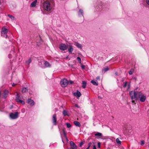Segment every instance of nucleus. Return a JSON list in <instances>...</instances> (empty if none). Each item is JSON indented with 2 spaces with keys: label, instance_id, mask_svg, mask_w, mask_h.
<instances>
[{
  "label": "nucleus",
  "instance_id": "nucleus-1",
  "mask_svg": "<svg viewBox=\"0 0 149 149\" xmlns=\"http://www.w3.org/2000/svg\"><path fill=\"white\" fill-rule=\"evenodd\" d=\"M43 6L44 9L47 11H50L52 9L50 3L48 1H46L43 3Z\"/></svg>",
  "mask_w": 149,
  "mask_h": 149
},
{
  "label": "nucleus",
  "instance_id": "nucleus-2",
  "mask_svg": "<svg viewBox=\"0 0 149 149\" xmlns=\"http://www.w3.org/2000/svg\"><path fill=\"white\" fill-rule=\"evenodd\" d=\"M8 31V29L6 28V26H4L2 27L1 33V36H3L5 38H7L8 36L7 35V33Z\"/></svg>",
  "mask_w": 149,
  "mask_h": 149
},
{
  "label": "nucleus",
  "instance_id": "nucleus-3",
  "mask_svg": "<svg viewBox=\"0 0 149 149\" xmlns=\"http://www.w3.org/2000/svg\"><path fill=\"white\" fill-rule=\"evenodd\" d=\"M138 96L141 102H143L145 101L146 98V96L143 94L141 92H138Z\"/></svg>",
  "mask_w": 149,
  "mask_h": 149
},
{
  "label": "nucleus",
  "instance_id": "nucleus-4",
  "mask_svg": "<svg viewBox=\"0 0 149 149\" xmlns=\"http://www.w3.org/2000/svg\"><path fill=\"white\" fill-rule=\"evenodd\" d=\"M60 84L62 87H65L68 85L69 82L67 79L64 78L61 80Z\"/></svg>",
  "mask_w": 149,
  "mask_h": 149
},
{
  "label": "nucleus",
  "instance_id": "nucleus-5",
  "mask_svg": "<svg viewBox=\"0 0 149 149\" xmlns=\"http://www.w3.org/2000/svg\"><path fill=\"white\" fill-rule=\"evenodd\" d=\"M19 117V113L15 112V113H11L9 114V118L11 119H15Z\"/></svg>",
  "mask_w": 149,
  "mask_h": 149
},
{
  "label": "nucleus",
  "instance_id": "nucleus-6",
  "mask_svg": "<svg viewBox=\"0 0 149 149\" xmlns=\"http://www.w3.org/2000/svg\"><path fill=\"white\" fill-rule=\"evenodd\" d=\"M59 48L61 50L64 51L67 49V47L65 44L61 43L59 46Z\"/></svg>",
  "mask_w": 149,
  "mask_h": 149
},
{
  "label": "nucleus",
  "instance_id": "nucleus-7",
  "mask_svg": "<svg viewBox=\"0 0 149 149\" xmlns=\"http://www.w3.org/2000/svg\"><path fill=\"white\" fill-rule=\"evenodd\" d=\"M22 99V96L20 94L17 93L16 95V100L17 102H19L18 100H21Z\"/></svg>",
  "mask_w": 149,
  "mask_h": 149
},
{
  "label": "nucleus",
  "instance_id": "nucleus-8",
  "mask_svg": "<svg viewBox=\"0 0 149 149\" xmlns=\"http://www.w3.org/2000/svg\"><path fill=\"white\" fill-rule=\"evenodd\" d=\"M52 121L54 125H56L57 119L56 115V114L53 115L52 116Z\"/></svg>",
  "mask_w": 149,
  "mask_h": 149
},
{
  "label": "nucleus",
  "instance_id": "nucleus-9",
  "mask_svg": "<svg viewBox=\"0 0 149 149\" xmlns=\"http://www.w3.org/2000/svg\"><path fill=\"white\" fill-rule=\"evenodd\" d=\"M43 64L44 65V68L46 67H50L51 65L47 61H43Z\"/></svg>",
  "mask_w": 149,
  "mask_h": 149
},
{
  "label": "nucleus",
  "instance_id": "nucleus-10",
  "mask_svg": "<svg viewBox=\"0 0 149 149\" xmlns=\"http://www.w3.org/2000/svg\"><path fill=\"white\" fill-rule=\"evenodd\" d=\"M70 144L71 146V148L74 149H77V146L72 141H70Z\"/></svg>",
  "mask_w": 149,
  "mask_h": 149
},
{
  "label": "nucleus",
  "instance_id": "nucleus-11",
  "mask_svg": "<svg viewBox=\"0 0 149 149\" xmlns=\"http://www.w3.org/2000/svg\"><path fill=\"white\" fill-rule=\"evenodd\" d=\"M133 91H130L129 92V94H130V95L131 97V99L132 100V102L133 103L135 104L136 103H135V100H133V99H134V97L133 96Z\"/></svg>",
  "mask_w": 149,
  "mask_h": 149
},
{
  "label": "nucleus",
  "instance_id": "nucleus-12",
  "mask_svg": "<svg viewBox=\"0 0 149 149\" xmlns=\"http://www.w3.org/2000/svg\"><path fill=\"white\" fill-rule=\"evenodd\" d=\"M27 103L31 106H33L35 104L33 100H31V98L29 99L27 101Z\"/></svg>",
  "mask_w": 149,
  "mask_h": 149
},
{
  "label": "nucleus",
  "instance_id": "nucleus-13",
  "mask_svg": "<svg viewBox=\"0 0 149 149\" xmlns=\"http://www.w3.org/2000/svg\"><path fill=\"white\" fill-rule=\"evenodd\" d=\"M74 96L78 97H80L81 95V93L78 90H77L76 92L74 93Z\"/></svg>",
  "mask_w": 149,
  "mask_h": 149
},
{
  "label": "nucleus",
  "instance_id": "nucleus-14",
  "mask_svg": "<svg viewBox=\"0 0 149 149\" xmlns=\"http://www.w3.org/2000/svg\"><path fill=\"white\" fill-rule=\"evenodd\" d=\"M68 46L69 48L68 49V51L69 53L71 54L74 50L73 46L71 45H69Z\"/></svg>",
  "mask_w": 149,
  "mask_h": 149
},
{
  "label": "nucleus",
  "instance_id": "nucleus-15",
  "mask_svg": "<svg viewBox=\"0 0 149 149\" xmlns=\"http://www.w3.org/2000/svg\"><path fill=\"white\" fill-rule=\"evenodd\" d=\"M8 93H9L8 91L7 90H5L4 91V93H3V97L5 98H6L7 97Z\"/></svg>",
  "mask_w": 149,
  "mask_h": 149
},
{
  "label": "nucleus",
  "instance_id": "nucleus-16",
  "mask_svg": "<svg viewBox=\"0 0 149 149\" xmlns=\"http://www.w3.org/2000/svg\"><path fill=\"white\" fill-rule=\"evenodd\" d=\"M78 15L80 17L83 16L84 12L82 10L80 9L78 13Z\"/></svg>",
  "mask_w": 149,
  "mask_h": 149
},
{
  "label": "nucleus",
  "instance_id": "nucleus-17",
  "mask_svg": "<svg viewBox=\"0 0 149 149\" xmlns=\"http://www.w3.org/2000/svg\"><path fill=\"white\" fill-rule=\"evenodd\" d=\"M138 94V92H137V91H134L133 93V96L134 97V99L135 100H137L138 98L137 95Z\"/></svg>",
  "mask_w": 149,
  "mask_h": 149
},
{
  "label": "nucleus",
  "instance_id": "nucleus-18",
  "mask_svg": "<svg viewBox=\"0 0 149 149\" xmlns=\"http://www.w3.org/2000/svg\"><path fill=\"white\" fill-rule=\"evenodd\" d=\"M74 123L76 126L78 127H80L81 125L80 123L77 121H74Z\"/></svg>",
  "mask_w": 149,
  "mask_h": 149
},
{
  "label": "nucleus",
  "instance_id": "nucleus-19",
  "mask_svg": "<svg viewBox=\"0 0 149 149\" xmlns=\"http://www.w3.org/2000/svg\"><path fill=\"white\" fill-rule=\"evenodd\" d=\"M37 2V0H36L34 1L31 4V6L32 7H34L36 6V3Z\"/></svg>",
  "mask_w": 149,
  "mask_h": 149
},
{
  "label": "nucleus",
  "instance_id": "nucleus-20",
  "mask_svg": "<svg viewBox=\"0 0 149 149\" xmlns=\"http://www.w3.org/2000/svg\"><path fill=\"white\" fill-rule=\"evenodd\" d=\"M75 45H76L78 48L82 49V46L81 45L77 42H76L75 44Z\"/></svg>",
  "mask_w": 149,
  "mask_h": 149
},
{
  "label": "nucleus",
  "instance_id": "nucleus-21",
  "mask_svg": "<svg viewBox=\"0 0 149 149\" xmlns=\"http://www.w3.org/2000/svg\"><path fill=\"white\" fill-rule=\"evenodd\" d=\"M87 84L86 82L85 81H83L82 82V87L84 88H86Z\"/></svg>",
  "mask_w": 149,
  "mask_h": 149
},
{
  "label": "nucleus",
  "instance_id": "nucleus-22",
  "mask_svg": "<svg viewBox=\"0 0 149 149\" xmlns=\"http://www.w3.org/2000/svg\"><path fill=\"white\" fill-rule=\"evenodd\" d=\"M91 82L94 85L97 86L98 85V83L97 81L92 80L91 81Z\"/></svg>",
  "mask_w": 149,
  "mask_h": 149
},
{
  "label": "nucleus",
  "instance_id": "nucleus-23",
  "mask_svg": "<svg viewBox=\"0 0 149 149\" xmlns=\"http://www.w3.org/2000/svg\"><path fill=\"white\" fill-rule=\"evenodd\" d=\"M109 70V68L108 67H107L106 68H104L102 70V71L103 72H106L108 71Z\"/></svg>",
  "mask_w": 149,
  "mask_h": 149
},
{
  "label": "nucleus",
  "instance_id": "nucleus-24",
  "mask_svg": "<svg viewBox=\"0 0 149 149\" xmlns=\"http://www.w3.org/2000/svg\"><path fill=\"white\" fill-rule=\"evenodd\" d=\"M28 91L27 88H23L22 90V92L23 93H25Z\"/></svg>",
  "mask_w": 149,
  "mask_h": 149
},
{
  "label": "nucleus",
  "instance_id": "nucleus-25",
  "mask_svg": "<svg viewBox=\"0 0 149 149\" xmlns=\"http://www.w3.org/2000/svg\"><path fill=\"white\" fill-rule=\"evenodd\" d=\"M8 16L10 18H11L12 20H15V17L14 16L12 15H11L9 14H8Z\"/></svg>",
  "mask_w": 149,
  "mask_h": 149
},
{
  "label": "nucleus",
  "instance_id": "nucleus-26",
  "mask_svg": "<svg viewBox=\"0 0 149 149\" xmlns=\"http://www.w3.org/2000/svg\"><path fill=\"white\" fill-rule=\"evenodd\" d=\"M63 134L64 135V137H65L66 139V140L67 141H68V139H67V136H66V134L65 132V131L64 129L63 130Z\"/></svg>",
  "mask_w": 149,
  "mask_h": 149
},
{
  "label": "nucleus",
  "instance_id": "nucleus-27",
  "mask_svg": "<svg viewBox=\"0 0 149 149\" xmlns=\"http://www.w3.org/2000/svg\"><path fill=\"white\" fill-rule=\"evenodd\" d=\"M43 61L41 62H39L38 64L39 66L41 68H44V65H43V63H42Z\"/></svg>",
  "mask_w": 149,
  "mask_h": 149
},
{
  "label": "nucleus",
  "instance_id": "nucleus-28",
  "mask_svg": "<svg viewBox=\"0 0 149 149\" xmlns=\"http://www.w3.org/2000/svg\"><path fill=\"white\" fill-rule=\"evenodd\" d=\"M95 136H102V134L100 132H97L95 134Z\"/></svg>",
  "mask_w": 149,
  "mask_h": 149
},
{
  "label": "nucleus",
  "instance_id": "nucleus-29",
  "mask_svg": "<svg viewBox=\"0 0 149 149\" xmlns=\"http://www.w3.org/2000/svg\"><path fill=\"white\" fill-rule=\"evenodd\" d=\"M63 115L64 116H68V112L65 110H63Z\"/></svg>",
  "mask_w": 149,
  "mask_h": 149
},
{
  "label": "nucleus",
  "instance_id": "nucleus-30",
  "mask_svg": "<svg viewBox=\"0 0 149 149\" xmlns=\"http://www.w3.org/2000/svg\"><path fill=\"white\" fill-rule=\"evenodd\" d=\"M116 141L118 144H121V141L119 140L118 138H117L116 139Z\"/></svg>",
  "mask_w": 149,
  "mask_h": 149
},
{
  "label": "nucleus",
  "instance_id": "nucleus-31",
  "mask_svg": "<svg viewBox=\"0 0 149 149\" xmlns=\"http://www.w3.org/2000/svg\"><path fill=\"white\" fill-rule=\"evenodd\" d=\"M31 62V58L29 59L28 60L26 61V63L28 64H29Z\"/></svg>",
  "mask_w": 149,
  "mask_h": 149
},
{
  "label": "nucleus",
  "instance_id": "nucleus-32",
  "mask_svg": "<svg viewBox=\"0 0 149 149\" xmlns=\"http://www.w3.org/2000/svg\"><path fill=\"white\" fill-rule=\"evenodd\" d=\"M133 71H134V69H131L130 70V71L129 72V74L130 75H131V74H133Z\"/></svg>",
  "mask_w": 149,
  "mask_h": 149
},
{
  "label": "nucleus",
  "instance_id": "nucleus-33",
  "mask_svg": "<svg viewBox=\"0 0 149 149\" xmlns=\"http://www.w3.org/2000/svg\"><path fill=\"white\" fill-rule=\"evenodd\" d=\"M19 102H20L22 104L24 105L25 104V102L23 100H18Z\"/></svg>",
  "mask_w": 149,
  "mask_h": 149
},
{
  "label": "nucleus",
  "instance_id": "nucleus-34",
  "mask_svg": "<svg viewBox=\"0 0 149 149\" xmlns=\"http://www.w3.org/2000/svg\"><path fill=\"white\" fill-rule=\"evenodd\" d=\"M66 125L67 127L69 128L71 127V124L68 123H66Z\"/></svg>",
  "mask_w": 149,
  "mask_h": 149
},
{
  "label": "nucleus",
  "instance_id": "nucleus-35",
  "mask_svg": "<svg viewBox=\"0 0 149 149\" xmlns=\"http://www.w3.org/2000/svg\"><path fill=\"white\" fill-rule=\"evenodd\" d=\"M91 145H92V143L91 142L89 143L88 144V146L86 149H88L91 146Z\"/></svg>",
  "mask_w": 149,
  "mask_h": 149
},
{
  "label": "nucleus",
  "instance_id": "nucleus-36",
  "mask_svg": "<svg viewBox=\"0 0 149 149\" xmlns=\"http://www.w3.org/2000/svg\"><path fill=\"white\" fill-rule=\"evenodd\" d=\"M127 84V81H125V82L123 86V88H125L126 87Z\"/></svg>",
  "mask_w": 149,
  "mask_h": 149
},
{
  "label": "nucleus",
  "instance_id": "nucleus-37",
  "mask_svg": "<svg viewBox=\"0 0 149 149\" xmlns=\"http://www.w3.org/2000/svg\"><path fill=\"white\" fill-rule=\"evenodd\" d=\"M77 60L79 62V63H81V59L79 57H77Z\"/></svg>",
  "mask_w": 149,
  "mask_h": 149
},
{
  "label": "nucleus",
  "instance_id": "nucleus-38",
  "mask_svg": "<svg viewBox=\"0 0 149 149\" xmlns=\"http://www.w3.org/2000/svg\"><path fill=\"white\" fill-rule=\"evenodd\" d=\"M84 142H81L79 144V147H81L84 144Z\"/></svg>",
  "mask_w": 149,
  "mask_h": 149
},
{
  "label": "nucleus",
  "instance_id": "nucleus-39",
  "mask_svg": "<svg viewBox=\"0 0 149 149\" xmlns=\"http://www.w3.org/2000/svg\"><path fill=\"white\" fill-rule=\"evenodd\" d=\"M144 144H145V141H143V140L141 141V145H143Z\"/></svg>",
  "mask_w": 149,
  "mask_h": 149
},
{
  "label": "nucleus",
  "instance_id": "nucleus-40",
  "mask_svg": "<svg viewBox=\"0 0 149 149\" xmlns=\"http://www.w3.org/2000/svg\"><path fill=\"white\" fill-rule=\"evenodd\" d=\"M81 67L82 69H84L85 68V66L84 65H82L81 66Z\"/></svg>",
  "mask_w": 149,
  "mask_h": 149
},
{
  "label": "nucleus",
  "instance_id": "nucleus-41",
  "mask_svg": "<svg viewBox=\"0 0 149 149\" xmlns=\"http://www.w3.org/2000/svg\"><path fill=\"white\" fill-rule=\"evenodd\" d=\"M74 106L76 107H77V108H80V106H79L77 104H75L74 105Z\"/></svg>",
  "mask_w": 149,
  "mask_h": 149
},
{
  "label": "nucleus",
  "instance_id": "nucleus-42",
  "mask_svg": "<svg viewBox=\"0 0 149 149\" xmlns=\"http://www.w3.org/2000/svg\"><path fill=\"white\" fill-rule=\"evenodd\" d=\"M98 147V148H100V143L98 142L97 143Z\"/></svg>",
  "mask_w": 149,
  "mask_h": 149
},
{
  "label": "nucleus",
  "instance_id": "nucleus-43",
  "mask_svg": "<svg viewBox=\"0 0 149 149\" xmlns=\"http://www.w3.org/2000/svg\"><path fill=\"white\" fill-rule=\"evenodd\" d=\"M69 83H70V84H72L73 83V81L71 80L68 81Z\"/></svg>",
  "mask_w": 149,
  "mask_h": 149
},
{
  "label": "nucleus",
  "instance_id": "nucleus-44",
  "mask_svg": "<svg viewBox=\"0 0 149 149\" xmlns=\"http://www.w3.org/2000/svg\"><path fill=\"white\" fill-rule=\"evenodd\" d=\"M146 2L149 5V0H146Z\"/></svg>",
  "mask_w": 149,
  "mask_h": 149
},
{
  "label": "nucleus",
  "instance_id": "nucleus-45",
  "mask_svg": "<svg viewBox=\"0 0 149 149\" xmlns=\"http://www.w3.org/2000/svg\"><path fill=\"white\" fill-rule=\"evenodd\" d=\"M130 83L128 85V88H127V90L129 89L130 88Z\"/></svg>",
  "mask_w": 149,
  "mask_h": 149
},
{
  "label": "nucleus",
  "instance_id": "nucleus-46",
  "mask_svg": "<svg viewBox=\"0 0 149 149\" xmlns=\"http://www.w3.org/2000/svg\"><path fill=\"white\" fill-rule=\"evenodd\" d=\"M96 79L97 80H99L100 79V77L99 76H97L96 77Z\"/></svg>",
  "mask_w": 149,
  "mask_h": 149
},
{
  "label": "nucleus",
  "instance_id": "nucleus-47",
  "mask_svg": "<svg viewBox=\"0 0 149 149\" xmlns=\"http://www.w3.org/2000/svg\"><path fill=\"white\" fill-rule=\"evenodd\" d=\"M93 149H96V146L95 145L93 146Z\"/></svg>",
  "mask_w": 149,
  "mask_h": 149
},
{
  "label": "nucleus",
  "instance_id": "nucleus-48",
  "mask_svg": "<svg viewBox=\"0 0 149 149\" xmlns=\"http://www.w3.org/2000/svg\"><path fill=\"white\" fill-rule=\"evenodd\" d=\"M16 84L15 83H13L12 85V86H15V85H16Z\"/></svg>",
  "mask_w": 149,
  "mask_h": 149
},
{
  "label": "nucleus",
  "instance_id": "nucleus-49",
  "mask_svg": "<svg viewBox=\"0 0 149 149\" xmlns=\"http://www.w3.org/2000/svg\"><path fill=\"white\" fill-rule=\"evenodd\" d=\"M124 80H125L123 78V79H122V81H124Z\"/></svg>",
  "mask_w": 149,
  "mask_h": 149
},
{
  "label": "nucleus",
  "instance_id": "nucleus-50",
  "mask_svg": "<svg viewBox=\"0 0 149 149\" xmlns=\"http://www.w3.org/2000/svg\"><path fill=\"white\" fill-rule=\"evenodd\" d=\"M62 142H63V143H64V142H63V140H62Z\"/></svg>",
  "mask_w": 149,
  "mask_h": 149
},
{
  "label": "nucleus",
  "instance_id": "nucleus-51",
  "mask_svg": "<svg viewBox=\"0 0 149 149\" xmlns=\"http://www.w3.org/2000/svg\"><path fill=\"white\" fill-rule=\"evenodd\" d=\"M115 74H116L117 75V73H116H116H115Z\"/></svg>",
  "mask_w": 149,
  "mask_h": 149
}]
</instances>
